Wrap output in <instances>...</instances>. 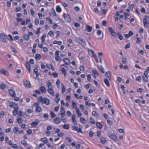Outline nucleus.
<instances>
[{"instance_id": "obj_1", "label": "nucleus", "mask_w": 149, "mask_h": 149, "mask_svg": "<svg viewBox=\"0 0 149 149\" xmlns=\"http://www.w3.org/2000/svg\"><path fill=\"white\" fill-rule=\"evenodd\" d=\"M47 86L48 88L47 90L48 92L52 96H54V94L52 89L51 83L49 81H48L47 83Z\"/></svg>"}, {"instance_id": "obj_2", "label": "nucleus", "mask_w": 149, "mask_h": 149, "mask_svg": "<svg viewBox=\"0 0 149 149\" xmlns=\"http://www.w3.org/2000/svg\"><path fill=\"white\" fill-rule=\"evenodd\" d=\"M38 100L42 103L45 104L47 105H48L49 104V100L47 98L42 97V96H40L38 98Z\"/></svg>"}, {"instance_id": "obj_3", "label": "nucleus", "mask_w": 149, "mask_h": 149, "mask_svg": "<svg viewBox=\"0 0 149 149\" xmlns=\"http://www.w3.org/2000/svg\"><path fill=\"white\" fill-rule=\"evenodd\" d=\"M7 38V37L5 34L3 33L0 34V39L2 42H6Z\"/></svg>"}, {"instance_id": "obj_4", "label": "nucleus", "mask_w": 149, "mask_h": 149, "mask_svg": "<svg viewBox=\"0 0 149 149\" xmlns=\"http://www.w3.org/2000/svg\"><path fill=\"white\" fill-rule=\"evenodd\" d=\"M61 71L62 73L64 74L65 76L67 73L66 69L68 68V66L62 65L61 66Z\"/></svg>"}, {"instance_id": "obj_5", "label": "nucleus", "mask_w": 149, "mask_h": 149, "mask_svg": "<svg viewBox=\"0 0 149 149\" xmlns=\"http://www.w3.org/2000/svg\"><path fill=\"white\" fill-rule=\"evenodd\" d=\"M23 84L24 86L26 88H30L31 87V84L29 81L26 79L23 81Z\"/></svg>"}, {"instance_id": "obj_6", "label": "nucleus", "mask_w": 149, "mask_h": 149, "mask_svg": "<svg viewBox=\"0 0 149 149\" xmlns=\"http://www.w3.org/2000/svg\"><path fill=\"white\" fill-rule=\"evenodd\" d=\"M10 107H13L15 110H18L19 108L18 105L16 103H13L12 102H10V104L9 105Z\"/></svg>"}, {"instance_id": "obj_7", "label": "nucleus", "mask_w": 149, "mask_h": 149, "mask_svg": "<svg viewBox=\"0 0 149 149\" xmlns=\"http://www.w3.org/2000/svg\"><path fill=\"white\" fill-rule=\"evenodd\" d=\"M78 40L79 41V42L80 43L81 45L84 47H85L86 46V44L85 41L82 38L79 37L78 38Z\"/></svg>"}, {"instance_id": "obj_8", "label": "nucleus", "mask_w": 149, "mask_h": 149, "mask_svg": "<svg viewBox=\"0 0 149 149\" xmlns=\"http://www.w3.org/2000/svg\"><path fill=\"white\" fill-rule=\"evenodd\" d=\"M61 118H64L65 115V110L63 107H61Z\"/></svg>"}, {"instance_id": "obj_9", "label": "nucleus", "mask_w": 149, "mask_h": 149, "mask_svg": "<svg viewBox=\"0 0 149 149\" xmlns=\"http://www.w3.org/2000/svg\"><path fill=\"white\" fill-rule=\"evenodd\" d=\"M0 72L6 76H8L9 75L8 72L3 69H0Z\"/></svg>"}, {"instance_id": "obj_10", "label": "nucleus", "mask_w": 149, "mask_h": 149, "mask_svg": "<svg viewBox=\"0 0 149 149\" xmlns=\"http://www.w3.org/2000/svg\"><path fill=\"white\" fill-rule=\"evenodd\" d=\"M65 22H70L71 20L70 16L68 14L65 15Z\"/></svg>"}, {"instance_id": "obj_11", "label": "nucleus", "mask_w": 149, "mask_h": 149, "mask_svg": "<svg viewBox=\"0 0 149 149\" xmlns=\"http://www.w3.org/2000/svg\"><path fill=\"white\" fill-rule=\"evenodd\" d=\"M109 137L112 140H116V137L115 134L113 133L109 134Z\"/></svg>"}, {"instance_id": "obj_12", "label": "nucleus", "mask_w": 149, "mask_h": 149, "mask_svg": "<svg viewBox=\"0 0 149 149\" xmlns=\"http://www.w3.org/2000/svg\"><path fill=\"white\" fill-rule=\"evenodd\" d=\"M39 122V120L36 119L35 120V122H33L31 123V125L33 127H35L38 125V123Z\"/></svg>"}, {"instance_id": "obj_13", "label": "nucleus", "mask_w": 149, "mask_h": 149, "mask_svg": "<svg viewBox=\"0 0 149 149\" xmlns=\"http://www.w3.org/2000/svg\"><path fill=\"white\" fill-rule=\"evenodd\" d=\"M40 91L42 93H45L46 92V90L44 86H42L39 88Z\"/></svg>"}, {"instance_id": "obj_14", "label": "nucleus", "mask_w": 149, "mask_h": 149, "mask_svg": "<svg viewBox=\"0 0 149 149\" xmlns=\"http://www.w3.org/2000/svg\"><path fill=\"white\" fill-rule=\"evenodd\" d=\"M63 61L67 65H69L70 64V61L69 59L68 58H64L63 60Z\"/></svg>"}, {"instance_id": "obj_15", "label": "nucleus", "mask_w": 149, "mask_h": 149, "mask_svg": "<svg viewBox=\"0 0 149 149\" xmlns=\"http://www.w3.org/2000/svg\"><path fill=\"white\" fill-rule=\"evenodd\" d=\"M92 72L94 74L95 78H96L99 76L98 72L95 70H92Z\"/></svg>"}, {"instance_id": "obj_16", "label": "nucleus", "mask_w": 149, "mask_h": 149, "mask_svg": "<svg viewBox=\"0 0 149 149\" xmlns=\"http://www.w3.org/2000/svg\"><path fill=\"white\" fill-rule=\"evenodd\" d=\"M54 122L55 124H59L61 122V120L59 118H57L54 120Z\"/></svg>"}, {"instance_id": "obj_17", "label": "nucleus", "mask_w": 149, "mask_h": 149, "mask_svg": "<svg viewBox=\"0 0 149 149\" xmlns=\"http://www.w3.org/2000/svg\"><path fill=\"white\" fill-rule=\"evenodd\" d=\"M72 108L73 109H78L76 103L73 101H72Z\"/></svg>"}, {"instance_id": "obj_18", "label": "nucleus", "mask_w": 149, "mask_h": 149, "mask_svg": "<svg viewBox=\"0 0 149 149\" xmlns=\"http://www.w3.org/2000/svg\"><path fill=\"white\" fill-rule=\"evenodd\" d=\"M26 68L29 70V72H31V66L29 63L28 62H26Z\"/></svg>"}, {"instance_id": "obj_19", "label": "nucleus", "mask_w": 149, "mask_h": 149, "mask_svg": "<svg viewBox=\"0 0 149 149\" xmlns=\"http://www.w3.org/2000/svg\"><path fill=\"white\" fill-rule=\"evenodd\" d=\"M92 30V28L91 26L89 25H87L86 28V30L89 32H90Z\"/></svg>"}, {"instance_id": "obj_20", "label": "nucleus", "mask_w": 149, "mask_h": 149, "mask_svg": "<svg viewBox=\"0 0 149 149\" xmlns=\"http://www.w3.org/2000/svg\"><path fill=\"white\" fill-rule=\"evenodd\" d=\"M96 126L99 129H101L102 128V125L100 122H96Z\"/></svg>"}, {"instance_id": "obj_21", "label": "nucleus", "mask_w": 149, "mask_h": 149, "mask_svg": "<svg viewBox=\"0 0 149 149\" xmlns=\"http://www.w3.org/2000/svg\"><path fill=\"white\" fill-rule=\"evenodd\" d=\"M144 26L146 28H148L149 26V23L146 21L143 20Z\"/></svg>"}, {"instance_id": "obj_22", "label": "nucleus", "mask_w": 149, "mask_h": 149, "mask_svg": "<svg viewBox=\"0 0 149 149\" xmlns=\"http://www.w3.org/2000/svg\"><path fill=\"white\" fill-rule=\"evenodd\" d=\"M9 93L10 95L11 96H14L15 95V93L14 91H13L12 90H9Z\"/></svg>"}, {"instance_id": "obj_23", "label": "nucleus", "mask_w": 149, "mask_h": 149, "mask_svg": "<svg viewBox=\"0 0 149 149\" xmlns=\"http://www.w3.org/2000/svg\"><path fill=\"white\" fill-rule=\"evenodd\" d=\"M104 81L106 85L108 86L109 87L110 84L109 82L107 79L105 78L104 79Z\"/></svg>"}, {"instance_id": "obj_24", "label": "nucleus", "mask_w": 149, "mask_h": 149, "mask_svg": "<svg viewBox=\"0 0 149 149\" xmlns=\"http://www.w3.org/2000/svg\"><path fill=\"white\" fill-rule=\"evenodd\" d=\"M24 119L23 118L18 117L17 118V121L19 123H23Z\"/></svg>"}, {"instance_id": "obj_25", "label": "nucleus", "mask_w": 149, "mask_h": 149, "mask_svg": "<svg viewBox=\"0 0 149 149\" xmlns=\"http://www.w3.org/2000/svg\"><path fill=\"white\" fill-rule=\"evenodd\" d=\"M35 58L36 60H39L41 59V56L40 54H37L36 55Z\"/></svg>"}, {"instance_id": "obj_26", "label": "nucleus", "mask_w": 149, "mask_h": 149, "mask_svg": "<svg viewBox=\"0 0 149 149\" xmlns=\"http://www.w3.org/2000/svg\"><path fill=\"white\" fill-rule=\"evenodd\" d=\"M76 115L75 114H73L72 117V120L73 123L75 124L76 123V121L75 119Z\"/></svg>"}, {"instance_id": "obj_27", "label": "nucleus", "mask_w": 149, "mask_h": 149, "mask_svg": "<svg viewBox=\"0 0 149 149\" xmlns=\"http://www.w3.org/2000/svg\"><path fill=\"white\" fill-rule=\"evenodd\" d=\"M116 35L118 36V38L120 40H122L123 39V37L122 35H121L120 33H116Z\"/></svg>"}, {"instance_id": "obj_28", "label": "nucleus", "mask_w": 149, "mask_h": 149, "mask_svg": "<svg viewBox=\"0 0 149 149\" xmlns=\"http://www.w3.org/2000/svg\"><path fill=\"white\" fill-rule=\"evenodd\" d=\"M111 76V74L110 72L108 71L105 74V76L106 77H110Z\"/></svg>"}, {"instance_id": "obj_29", "label": "nucleus", "mask_w": 149, "mask_h": 149, "mask_svg": "<svg viewBox=\"0 0 149 149\" xmlns=\"http://www.w3.org/2000/svg\"><path fill=\"white\" fill-rule=\"evenodd\" d=\"M143 79L145 82H147L148 81V77L147 76H143Z\"/></svg>"}, {"instance_id": "obj_30", "label": "nucleus", "mask_w": 149, "mask_h": 149, "mask_svg": "<svg viewBox=\"0 0 149 149\" xmlns=\"http://www.w3.org/2000/svg\"><path fill=\"white\" fill-rule=\"evenodd\" d=\"M24 38L26 41H28L29 39V35H27V34H26L24 35Z\"/></svg>"}, {"instance_id": "obj_31", "label": "nucleus", "mask_w": 149, "mask_h": 149, "mask_svg": "<svg viewBox=\"0 0 149 149\" xmlns=\"http://www.w3.org/2000/svg\"><path fill=\"white\" fill-rule=\"evenodd\" d=\"M47 68H50L53 70H54V68L52 65L49 64V65H47Z\"/></svg>"}, {"instance_id": "obj_32", "label": "nucleus", "mask_w": 149, "mask_h": 149, "mask_svg": "<svg viewBox=\"0 0 149 149\" xmlns=\"http://www.w3.org/2000/svg\"><path fill=\"white\" fill-rule=\"evenodd\" d=\"M41 108L40 107L37 106L36 107V111L37 112H39L41 110Z\"/></svg>"}, {"instance_id": "obj_33", "label": "nucleus", "mask_w": 149, "mask_h": 149, "mask_svg": "<svg viewBox=\"0 0 149 149\" xmlns=\"http://www.w3.org/2000/svg\"><path fill=\"white\" fill-rule=\"evenodd\" d=\"M123 90V93L125 94V87L123 85H122L120 87Z\"/></svg>"}, {"instance_id": "obj_34", "label": "nucleus", "mask_w": 149, "mask_h": 149, "mask_svg": "<svg viewBox=\"0 0 149 149\" xmlns=\"http://www.w3.org/2000/svg\"><path fill=\"white\" fill-rule=\"evenodd\" d=\"M89 51L90 52V55L92 57H93L94 54V51L91 49H90Z\"/></svg>"}, {"instance_id": "obj_35", "label": "nucleus", "mask_w": 149, "mask_h": 149, "mask_svg": "<svg viewBox=\"0 0 149 149\" xmlns=\"http://www.w3.org/2000/svg\"><path fill=\"white\" fill-rule=\"evenodd\" d=\"M63 127L64 129H68L70 128V126L68 124L64 125Z\"/></svg>"}, {"instance_id": "obj_36", "label": "nucleus", "mask_w": 149, "mask_h": 149, "mask_svg": "<svg viewBox=\"0 0 149 149\" xmlns=\"http://www.w3.org/2000/svg\"><path fill=\"white\" fill-rule=\"evenodd\" d=\"M1 88L3 90H4L6 88V86L4 84H2L0 86Z\"/></svg>"}, {"instance_id": "obj_37", "label": "nucleus", "mask_w": 149, "mask_h": 149, "mask_svg": "<svg viewBox=\"0 0 149 149\" xmlns=\"http://www.w3.org/2000/svg\"><path fill=\"white\" fill-rule=\"evenodd\" d=\"M99 69L101 71L102 73H104L105 72V71L103 69V68L102 67V66L100 65V66H98Z\"/></svg>"}, {"instance_id": "obj_38", "label": "nucleus", "mask_w": 149, "mask_h": 149, "mask_svg": "<svg viewBox=\"0 0 149 149\" xmlns=\"http://www.w3.org/2000/svg\"><path fill=\"white\" fill-rule=\"evenodd\" d=\"M21 143L24 146H27L28 145V144L25 140H22L21 141Z\"/></svg>"}, {"instance_id": "obj_39", "label": "nucleus", "mask_w": 149, "mask_h": 149, "mask_svg": "<svg viewBox=\"0 0 149 149\" xmlns=\"http://www.w3.org/2000/svg\"><path fill=\"white\" fill-rule=\"evenodd\" d=\"M76 113L79 117L81 116L82 114L79 111L78 109H76Z\"/></svg>"}, {"instance_id": "obj_40", "label": "nucleus", "mask_w": 149, "mask_h": 149, "mask_svg": "<svg viewBox=\"0 0 149 149\" xmlns=\"http://www.w3.org/2000/svg\"><path fill=\"white\" fill-rule=\"evenodd\" d=\"M56 10L57 12L60 13L61 11V9L59 6H57L56 7Z\"/></svg>"}, {"instance_id": "obj_41", "label": "nucleus", "mask_w": 149, "mask_h": 149, "mask_svg": "<svg viewBox=\"0 0 149 149\" xmlns=\"http://www.w3.org/2000/svg\"><path fill=\"white\" fill-rule=\"evenodd\" d=\"M74 25L76 27L78 28H79L80 26V24L78 23H75Z\"/></svg>"}, {"instance_id": "obj_42", "label": "nucleus", "mask_w": 149, "mask_h": 149, "mask_svg": "<svg viewBox=\"0 0 149 149\" xmlns=\"http://www.w3.org/2000/svg\"><path fill=\"white\" fill-rule=\"evenodd\" d=\"M50 114L52 118H54L56 116V114L53 111L50 112Z\"/></svg>"}, {"instance_id": "obj_43", "label": "nucleus", "mask_w": 149, "mask_h": 149, "mask_svg": "<svg viewBox=\"0 0 149 149\" xmlns=\"http://www.w3.org/2000/svg\"><path fill=\"white\" fill-rule=\"evenodd\" d=\"M122 62L123 64H126L127 62V59L126 58H122Z\"/></svg>"}, {"instance_id": "obj_44", "label": "nucleus", "mask_w": 149, "mask_h": 149, "mask_svg": "<svg viewBox=\"0 0 149 149\" xmlns=\"http://www.w3.org/2000/svg\"><path fill=\"white\" fill-rule=\"evenodd\" d=\"M18 129L17 127H15L13 130L14 132L15 133L17 134V132H18Z\"/></svg>"}, {"instance_id": "obj_45", "label": "nucleus", "mask_w": 149, "mask_h": 149, "mask_svg": "<svg viewBox=\"0 0 149 149\" xmlns=\"http://www.w3.org/2000/svg\"><path fill=\"white\" fill-rule=\"evenodd\" d=\"M62 92L63 93H64L65 92V87L62 84Z\"/></svg>"}, {"instance_id": "obj_46", "label": "nucleus", "mask_w": 149, "mask_h": 149, "mask_svg": "<svg viewBox=\"0 0 149 149\" xmlns=\"http://www.w3.org/2000/svg\"><path fill=\"white\" fill-rule=\"evenodd\" d=\"M143 20H144L146 22L148 21L149 20V17L148 16L146 15L145 16L144 18H143Z\"/></svg>"}, {"instance_id": "obj_47", "label": "nucleus", "mask_w": 149, "mask_h": 149, "mask_svg": "<svg viewBox=\"0 0 149 149\" xmlns=\"http://www.w3.org/2000/svg\"><path fill=\"white\" fill-rule=\"evenodd\" d=\"M90 122L93 124H94L95 123L94 120L92 118V117H91L90 118Z\"/></svg>"}, {"instance_id": "obj_48", "label": "nucleus", "mask_w": 149, "mask_h": 149, "mask_svg": "<svg viewBox=\"0 0 149 149\" xmlns=\"http://www.w3.org/2000/svg\"><path fill=\"white\" fill-rule=\"evenodd\" d=\"M80 120L83 123H85L86 122V120L83 118H80Z\"/></svg>"}, {"instance_id": "obj_49", "label": "nucleus", "mask_w": 149, "mask_h": 149, "mask_svg": "<svg viewBox=\"0 0 149 149\" xmlns=\"http://www.w3.org/2000/svg\"><path fill=\"white\" fill-rule=\"evenodd\" d=\"M18 110H15V109L13 111V113L14 116H15L17 114V111Z\"/></svg>"}, {"instance_id": "obj_50", "label": "nucleus", "mask_w": 149, "mask_h": 149, "mask_svg": "<svg viewBox=\"0 0 149 149\" xmlns=\"http://www.w3.org/2000/svg\"><path fill=\"white\" fill-rule=\"evenodd\" d=\"M109 32L111 33H113L114 31L113 30V29L111 27H109Z\"/></svg>"}, {"instance_id": "obj_51", "label": "nucleus", "mask_w": 149, "mask_h": 149, "mask_svg": "<svg viewBox=\"0 0 149 149\" xmlns=\"http://www.w3.org/2000/svg\"><path fill=\"white\" fill-rule=\"evenodd\" d=\"M60 81L59 79H58L56 81V84L57 85L58 88L60 86Z\"/></svg>"}, {"instance_id": "obj_52", "label": "nucleus", "mask_w": 149, "mask_h": 149, "mask_svg": "<svg viewBox=\"0 0 149 149\" xmlns=\"http://www.w3.org/2000/svg\"><path fill=\"white\" fill-rule=\"evenodd\" d=\"M19 116H23V114L22 113V112L21 111H17V114Z\"/></svg>"}, {"instance_id": "obj_53", "label": "nucleus", "mask_w": 149, "mask_h": 149, "mask_svg": "<svg viewBox=\"0 0 149 149\" xmlns=\"http://www.w3.org/2000/svg\"><path fill=\"white\" fill-rule=\"evenodd\" d=\"M87 79L89 81H90L91 80V77L90 74H88L87 75Z\"/></svg>"}, {"instance_id": "obj_54", "label": "nucleus", "mask_w": 149, "mask_h": 149, "mask_svg": "<svg viewBox=\"0 0 149 149\" xmlns=\"http://www.w3.org/2000/svg\"><path fill=\"white\" fill-rule=\"evenodd\" d=\"M130 47V43H128L126 45L125 47V49H126L128 48H129Z\"/></svg>"}, {"instance_id": "obj_55", "label": "nucleus", "mask_w": 149, "mask_h": 149, "mask_svg": "<svg viewBox=\"0 0 149 149\" xmlns=\"http://www.w3.org/2000/svg\"><path fill=\"white\" fill-rule=\"evenodd\" d=\"M55 59L57 61H59L61 60V58L59 56H56L55 57Z\"/></svg>"}, {"instance_id": "obj_56", "label": "nucleus", "mask_w": 149, "mask_h": 149, "mask_svg": "<svg viewBox=\"0 0 149 149\" xmlns=\"http://www.w3.org/2000/svg\"><path fill=\"white\" fill-rule=\"evenodd\" d=\"M33 111V110L31 109H29L27 110V112L29 113H31Z\"/></svg>"}, {"instance_id": "obj_57", "label": "nucleus", "mask_w": 149, "mask_h": 149, "mask_svg": "<svg viewBox=\"0 0 149 149\" xmlns=\"http://www.w3.org/2000/svg\"><path fill=\"white\" fill-rule=\"evenodd\" d=\"M52 74L55 78H56L58 77V74L56 72H54Z\"/></svg>"}, {"instance_id": "obj_58", "label": "nucleus", "mask_w": 149, "mask_h": 149, "mask_svg": "<svg viewBox=\"0 0 149 149\" xmlns=\"http://www.w3.org/2000/svg\"><path fill=\"white\" fill-rule=\"evenodd\" d=\"M61 120L62 122L64 123H66V120L65 118H61Z\"/></svg>"}, {"instance_id": "obj_59", "label": "nucleus", "mask_w": 149, "mask_h": 149, "mask_svg": "<svg viewBox=\"0 0 149 149\" xmlns=\"http://www.w3.org/2000/svg\"><path fill=\"white\" fill-rule=\"evenodd\" d=\"M141 77L140 76L136 78V80L139 82H141Z\"/></svg>"}, {"instance_id": "obj_60", "label": "nucleus", "mask_w": 149, "mask_h": 149, "mask_svg": "<svg viewBox=\"0 0 149 149\" xmlns=\"http://www.w3.org/2000/svg\"><path fill=\"white\" fill-rule=\"evenodd\" d=\"M136 42L137 43H139L141 42V39L139 37H137L136 38Z\"/></svg>"}, {"instance_id": "obj_61", "label": "nucleus", "mask_w": 149, "mask_h": 149, "mask_svg": "<svg viewBox=\"0 0 149 149\" xmlns=\"http://www.w3.org/2000/svg\"><path fill=\"white\" fill-rule=\"evenodd\" d=\"M39 23V20L37 19H36L35 22V24L36 25H38Z\"/></svg>"}, {"instance_id": "obj_62", "label": "nucleus", "mask_w": 149, "mask_h": 149, "mask_svg": "<svg viewBox=\"0 0 149 149\" xmlns=\"http://www.w3.org/2000/svg\"><path fill=\"white\" fill-rule=\"evenodd\" d=\"M107 123L108 124L110 125H111L112 124V122L110 120H107Z\"/></svg>"}, {"instance_id": "obj_63", "label": "nucleus", "mask_w": 149, "mask_h": 149, "mask_svg": "<svg viewBox=\"0 0 149 149\" xmlns=\"http://www.w3.org/2000/svg\"><path fill=\"white\" fill-rule=\"evenodd\" d=\"M33 71L34 73L37 75V74H38V69L37 68H35L33 70Z\"/></svg>"}, {"instance_id": "obj_64", "label": "nucleus", "mask_w": 149, "mask_h": 149, "mask_svg": "<svg viewBox=\"0 0 149 149\" xmlns=\"http://www.w3.org/2000/svg\"><path fill=\"white\" fill-rule=\"evenodd\" d=\"M100 141L101 143L103 144L106 143L107 142V140H100Z\"/></svg>"}]
</instances>
